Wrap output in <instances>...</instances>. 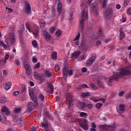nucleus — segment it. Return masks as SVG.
I'll list each match as a JSON object with an SVG mask.
<instances>
[{"instance_id":"7","label":"nucleus","mask_w":131,"mask_h":131,"mask_svg":"<svg viewBox=\"0 0 131 131\" xmlns=\"http://www.w3.org/2000/svg\"><path fill=\"white\" fill-rule=\"evenodd\" d=\"M63 77L66 78V77H67V75H72V74H73V71L72 70H68L67 68H64L63 69Z\"/></svg>"},{"instance_id":"20","label":"nucleus","mask_w":131,"mask_h":131,"mask_svg":"<svg viewBox=\"0 0 131 131\" xmlns=\"http://www.w3.org/2000/svg\"><path fill=\"white\" fill-rule=\"evenodd\" d=\"M79 38H80V33H78L74 40L76 46H78L79 45Z\"/></svg>"},{"instance_id":"31","label":"nucleus","mask_w":131,"mask_h":131,"mask_svg":"<svg viewBox=\"0 0 131 131\" xmlns=\"http://www.w3.org/2000/svg\"><path fill=\"white\" fill-rule=\"evenodd\" d=\"M24 65L25 66V69H28L29 68H31L30 64H29V63L27 62H25L24 63Z\"/></svg>"},{"instance_id":"44","label":"nucleus","mask_w":131,"mask_h":131,"mask_svg":"<svg viewBox=\"0 0 131 131\" xmlns=\"http://www.w3.org/2000/svg\"><path fill=\"white\" fill-rule=\"evenodd\" d=\"M108 0H104L103 2V5H102V7L103 8H106V6H107V2Z\"/></svg>"},{"instance_id":"41","label":"nucleus","mask_w":131,"mask_h":131,"mask_svg":"<svg viewBox=\"0 0 131 131\" xmlns=\"http://www.w3.org/2000/svg\"><path fill=\"white\" fill-rule=\"evenodd\" d=\"M45 74L48 76V77H50V76H52V73L48 70H46L45 71Z\"/></svg>"},{"instance_id":"18","label":"nucleus","mask_w":131,"mask_h":131,"mask_svg":"<svg viewBox=\"0 0 131 131\" xmlns=\"http://www.w3.org/2000/svg\"><path fill=\"white\" fill-rule=\"evenodd\" d=\"M34 110V104H33V103H32V102H30L28 103V111H29L30 112H31V111H32Z\"/></svg>"},{"instance_id":"37","label":"nucleus","mask_w":131,"mask_h":131,"mask_svg":"<svg viewBox=\"0 0 131 131\" xmlns=\"http://www.w3.org/2000/svg\"><path fill=\"white\" fill-rule=\"evenodd\" d=\"M97 85L99 86V88H104L103 85V83L100 80H97Z\"/></svg>"},{"instance_id":"4","label":"nucleus","mask_w":131,"mask_h":131,"mask_svg":"<svg viewBox=\"0 0 131 131\" xmlns=\"http://www.w3.org/2000/svg\"><path fill=\"white\" fill-rule=\"evenodd\" d=\"M26 27L29 32H32L33 34L34 35L35 38H38L39 37V35L38 34V28L36 26L31 27L28 23H26Z\"/></svg>"},{"instance_id":"30","label":"nucleus","mask_w":131,"mask_h":131,"mask_svg":"<svg viewBox=\"0 0 131 131\" xmlns=\"http://www.w3.org/2000/svg\"><path fill=\"white\" fill-rule=\"evenodd\" d=\"M48 87L49 88V89H50V92L51 93H53V92H54V87L53 86V85H52V84L49 83L48 84Z\"/></svg>"},{"instance_id":"47","label":"nucleus","mask_w":131,"mask_h":131,"mask_svg":"<svg viewBox=\"0 0 131 131\" xmlns=\"http://www.w3.org/2000/svg\"><path fill=\"white\" fill-rule=\"evenodd\" d=\"M55 70L56 72H58V71H60V67H59V65H56L55 67Z\"/></svg>"},{"instance_id":"16","label":"nucleus","mask_w":131,"mask_h":131,"mask_svg":"<svg viewBox=\"0 0 131 131\" xmlns=\"http://www.w3.org/2000/svg\"><path fill=\"white\" fill-rule=\"evenodd\" d=\"M11 86H12V82H7L4 84V89L6 91L10 90V89H11Z\"/></svg>"},{"instance_id":"54","label":"nucleus","mask_w":131,"mask_h":131,"mask_svg":"<svg viewBox=\"0 0 131 131\" xmlns=\"http://www.w3.org/2000/svg\"><path fill=\"white\" fill-rule=\"evenodd\" d=\"M127 14L128 15H131V8H129L127 10Z\"/></svg>"},{"instance_id":"14","label":"nucleus","mask_w":131,"mask_h":131,"mask_svg":"<svg viewBox=\"0 0 131 131\" xmlns=\"http://www.w3.org/2000/svg\"><path fill=\"white\" fill-rule=\"evenodd\" d=\"M0 121L2 123H6L7 122V118L4 114L0 113Z\"/></svg>"},{"instance_id":"13","label":"nucleus","mask_w":131,"mask_h":131,"mask_svg":"<svg viewBox=\"0 0 131 131\" xmlns=\"http://www.w3.org/2000/svg\"><path fill=\"white\" fill-rule=\"evenodd\" d=\"M81 54L80 51H76L71 55V57L73 59H77L79 57V55Z\"/></svg>"},{"instance_id":"19","label":"nucleus","mask_w":131,"mask_h":131,"mask_svg":"<svg viewBox=\"0 0 131 131\" xmlns=\"http://www.w3.org/2000/svg\"><path fill=\"white\" fill-rule=\"evenodd\" d=\"M9 58H10V55L9 54H6L4 59L1 61V62L0 63V65L1 66L5 65V64L7 63V61L9 60Z\"/></svg>"},{"instance_id":"62","label":"nucleus","mask_w":131,"mask_h":131,"mask_svg":"<svg viewBox=\"0 0 131 131\" xmlns=\"http://www.w3.org/2000/svg\"><path fill=\"white\" fill-rule=\"evenodd\" d=\"M122 22H126V17H122Z\"/></svg>"},{"instance_id":"35","label":"nucleus","mask_w":131,"mask_h":131,"mask_svg":"<svg viewBox=\"0 0 131 131\" xmlns=\"http://www.w3.org/2000/svg\"><path fill=\"white\" fill-rule=\"evenodd\" d=\"M32 45L34 48H37V41L36 40H33L32 42Z\"/></svg>"},{"instance_id":"64","label":"nucleus","mask_w":131,"mask_h":131,"mask_svg":"<svg viewBox=\"0 0 131 131\" xmlns=\"http://www.w3.org/2000/svg\"><path fill=\"white\" fill-rule=\"evenodd\" d=\"M90 131H97V130L96 129V128H91Z\"/></svg>"},{"instance_id":"23","label":"nucleus","mask_w":131,"mask_h":131,"mask_svg":"<svg viewBox=\"0 0 131 131\" xmlns=\"http://www.w3.org/2000/svg\"><path fill=\"white\" fill-rule=\"evenodd\" d=\"M57 11L58 14H61V12H62V3L59 2L58 4Z\"/></svg>"},{"instance_id":"42","label":"nucleus","mask_w":131,"mask_h":131,"mask_svg":"<svg viewBox=\"0 0 131 131\" xmlns=\"http://www.w3.org/2000/svg\"><path fill=\"white\" fill-rule=\"evenodd\" d=\"M129 2H130V0H124L123 4L124 6L126 7V6L129 4Z\"/></svg>"},{"instance_id":"21","label":"nucleus","mask_w":131,"mask_h":131,"mask_svg":"<svg viewBox=\"0 0 131 131\" xmlns=\"http://www.w3.org/2000/svg\"><path fill=\"white\" fill-rule=\"evenodd\" d=\"M37 94L39 95L38 96V99L40 100V101H41L42 102H43L45 101V96L42 95V94L40 93V91L38 90L37 92Z\"/></svg>"},{"instance_id":"22","label":"nucleus","mask_w":131,"mask_h":131,"mask_svg":"<svg viewBox=\"0 0 131 131\" xmlns=\"http://www.w3.org/2000/svg\"><path fill=\"white\" fill-rule=\"evenodd\" d=\"M1 111L3 113H5L6 115H8V114H10V112H9V109H8V107L6 106L2 108Z\"/></svg>"},{"instance_id":"8","label":"nucleus","mask_w":131,"mask_h":131,"mask_svg":"<svg viewBox=\"0 0 131 131\" xmlns=\"http://www.w3.org/2000/svg\"><path fill=\"white\" fill-rule=\"evenodd\" d=\"M29 94L33 102H37V98H36V96L34 95V92H33V89H30L29 90Z\"/></svg>"},{"instance_id":"34","label":"nucleus","mask_w":131,"mask_h":131,"mask_svg":"<svg viewBox=\"0 0 131 131\" xmlns=\"http://www.w3.org/2000/svg\"><path fill=\"white\" fill-rule=\"evenodd\" d=\"M82 97H83L84 98H85V97H89L90 96V93L89 92H83L81 93Z\"/></svg>"},{"instance_id":"46","label":"nucleus","mask_w":131,"mask_h":131,"mask_svg":"<svg viewBox=\"0 0 131 131\" xmlns=\"http://www.w3.org/2000/svg\"><path fill=\"white\" fill-rule=\"evenodd\" d=\"M97 57V55L96 54H93L90 59L93 60V62L95 61V60H96V57Z\"/></svg>"},{"instance_id":"56","label":"nucleus","mask_w":131,"mask_h":131,"mask_svg":"<svg viewBox=\"0 0 131 131\" xmlns=\"http://www.w3.org/2000/svg\"><path fill=\"white\" fill-rule=\"evenodd\" d=\"M7 10H8V11L9 12V13H12L13 12V9L12 8H8V7H6Z\"/></svg>"},{"instance_id":"49","label":"nucleus","mask_w":131,"mask_h":131,"mask_svg":"<svg viewBox=\"0 0 131 131\" xmlns=\"http://www.w3.org/2000/svg\"><path fill=\"white\" fill-rule=\"evenodd\" d=\"M124 95V91H120L118 93V96L119 97H122Z\"/></svg>"},{"instance_id":"25","label":"nucleus","mask_w":131,"mask_h":131,"mask_svg":"<svg viewBox=\"0 0 131 131\" xmlns=\"http://www.w3.org/2000/svg\"><path fill=\"white\" fill-rule=\"evenodd\" d=\"M92 101H93V102H100L102 101L103 103H105V102H106V100L104 98H99L98 99L93 98Z\"/></svg>"},{"instance_id":"57","label":"nucleus","mask_w":131,"mask_h":131,"mask_svg":"<svg viewBox=\"0 0 131 131\" xmlns=\"http://www.w3.org/2000/svg\"><path fill=\"white\" fill-rule=\"evenodd\" d=\"M32 61L33 63H36V62H37V59H36V58L34 57L32 58Z\"/></svg>"},{"instance_id":"36","label":"nucleus","mask_w":131,"mask_h":131,"mask_svg":"<svg viewBox=\"0 0 131 131\" xmlns=\"http://www.w3.org/2000/svg\"><path fill=\"white\" fill-rule=\"evenodd\" d=\"M79 116L80 117H86V116H88V114H86V113L81 112L79 114Z\"/></svg>"},{"instance_id":"24","label":"nucleus","mask_w":131,"mask_h":131,"mask_svg":"<svg viewBox=\"0 0 131 131\" xmlns=\"http://www.w3.org/2000/svg\"><path fill=\"white\" fill-rule=\"evenodd\" d=\"M43 122L42 124V126L44 127V128H49V125H48V120L46 118H43Z\"/></svg>"},{"instance_id":"53","label":"nucleus","mask_w":131,"mask_h":131,"mask_svg":"<svg viewBox=\"0 0 131 131\" xmlns=\"http://www.w3.org/2000/svg\"><path fill=\"white\" fill-rule=\"evenodd\" d=\"M81 71H82V72L84 73L86 72V71H88V69H86V68H85V67H83L82 68Z\"/></svg>"},{"instance_id":"52","label":"nucleus","mask_w":131,"mask_h":131,"mask_svg":"<svg viewBox=\"0 0 131 131\" xmlns=\"http://www.w3.org/2000/svg\"><path fill=\"white\" fill-rule=\"evenodd\" d=\"M14 112L16 113H20V112H21V108H15L14 110Z\"/></svg>"},{"instance_id":"6","label":"nucleus","mask_w":131,"mask_h":131,"mask_svg":"<svg viewBox=\"0 0 131 131\" xmlns=\"http://www.w3.org/2000/svg\"><path fill=\"white\" fill-rule=\"evenodd\" d=\"M24 11L28 15L31 14V6L27 2H25Z\"/></svg>"},{"instance_id":"38","label":"nucleus","mask_w":131,"mask_h":131,"mask_svg":"<svg viewBox=\"0 0 131 131\" xmlns=\"http://www.w3.org/2000/svg\"><path fill=\"white\" fill-rule=\"evenodd\" d=\"M56 30V28L54 27H50L49 29V32L50 33H54V31Z\"/></svg>"},{"instance_id":"11","label":"nucleus","mask_w":131,"mask_h":131,"mask_svg":"<svg viewBox=\"0 0 131 131\" xmlns=\"http://www.w3.org/2000/svg\"><path fill=\"white\" fill-rule=\"evenodd\" d=\"M111 16H112V9L111 8H107L105 10V17L106 19H110Z\"/></svg>"},{"instance_id":"59","label":"nucleus","mask_w":131,"mask_h":131,"mask_svg":"<svg viewBox=\"0 0 131 131\" xmlns=\"http://www.w3.org/2000/svg\"><path fill=\"white\" fill-rule=\"evenodd\" d=\"M35 68H39L40 67V63H37L35 64Z\"/></svg>"},{"instance_id":"32","label":"nucleus","mask_w":131,"mask_h":131,"mask_svg":"<svg viewBox=\"0 0 131 131\" xmlns=\"http://www.w3.org/2000/svg\"><path fill=\"white\" fill-rule=\"evenodd\" d=\"M26 73L28 74V75H30L31 73H32V70L31 69V68H29V69H26Z\"/></svg>"},{"instance_id":"9","label":"nucleus","mask_w":131,"mask_h":131,"mask_svg":"<svg viewBox=\"0 0 131 131\" xmlns=\"http://www.w3.org/2000/svg\"><path fill=\"white\" fill-rule=\"evenodd\" d=\"M80 125L81 128H83L84 130L89 129V125H88V120L86 119L83 120Z\"/></svg>"},{"instance_id":"40","label":"nucleus","mask_w":131,"mask_h":131,"mask_svg":"<svg viewBox=\"0 0 131 131\" xmlns=\"http://www.w3.org/2000/svg\"><path fill=\"white\" fill-rule=\"evenodd\" d=\"M71 103H72V99H67V105H68L69 106H70L71 105Z\"/></svg>"},{"instance_id":"5","label":"nucleus","mask_w":131,"mask_h":131,"mask_svg":"<svg viewBox=\"0 0 131 131\" xmlns=\"http://www.w3.org/2000/svg\"><path fill=\"white\" fill-rule=\"evenodd\" d=\"M126 107V105H125V104H120L119 105V106L117 107V111L119 114H120L121 117L123 118L124 117V116L121 115L124 111H125V108Z\"/></svg>"},{"instance_id":"61","label":"nucleus","mask_w":131,"mask_h":131,"mask_svg":"<svg viewBox=\"0 0 131 131\" xmlns=\"http://www.w3.org/2000/svg\"><path fill=\"white\" fill-rule=\"evenodd\" d=\"M17 95H19V91H16L13 93V96H17Z\"/></svg>"},{"instance_id":"45","label":"nucleus","mask_w":131,"mask_h":131,"mask_svg":"<svg viewBox=\"0 0 131 131\" xmlns=\"http://www.w3.org/2000/svg\"><path fill=\"white\" fill-rule=\"evenodd\" d=\"M102 105L103 104H101V103H98L96 104V108L97 109H100V108H101L102 107Z\"/></svg>"},{"instance_id":"63","label":"nucleus","mask_w":131,"mask_h":131,"mask_svg":"<svg viewBox=\"0 0 131 131\" xmlns=\"http://www.w3.org/2000/svg\"><path fill=\"white\" fill-rule=\"evenodd\" d=\"M19 63H20V61H19L18 60H15L16 65H19Z\"/></svg>"},{"instance_id":"3","label":"nucleus","mask_w":131,"mask_h":131,"mask_svg":"<svg viewBox=\"0 0 131 131\" xmlns=\"http://www.w3.org/2000/svg\"><path fill=\"white\" fill-rule=\"evenodd\" d=\"M5 42H6L7 45L5 44L4 41L0 40V46L4 47L5 49H8V48H10V45L15 43L16 41V36L15 34L10 33L5 36Z\"/></svg>"},{"instance_id":"55","label":"nucleus","mask_w":131,"mask_h":131,"mask_svg":"<svg viewBox=\"0 0 131 131\" xmlns=\"http://www.w3.org/2000/svg\"><path fill=\"white\" fill-rule=\"evenodd\" d=\"M91 126L93 128H96L97 127V125H96V124L94 122H92Z\"/></svg>"},{"instance_id":"39","label":"nucleus","mask_w":131,"mask_h":131,"mask_svg":"<svg viewBox=\"0 0 131 131\" xmlns=\"http://www.w3.org/2000/svg\"><path fill=\"white\" fill-rule=\"evenodd\" d=\"M52 57L53 59H54V60H56V59H57V53L56 52H54L52 54Z\"/></svg>"},{"instance_id":"58","label":"nucleus","mask_w":131,"mask_h":131,"mask_svg":"<svg viewBox=\"0 0 131 131\" xmlns=\"http://www.w3.org/2000/svg\"><path fill=\"white\" fill-rule=\"evenodd\" d=\"M87 107L89 109H92L93 108V105L92 104H89L87 105Z\"/></svg>"},{"instance_id":"10","label":"nucleus","mask_w":131,"mask_h":131,"mask_svg":"<svg viewBox=\"0 0 131 131\" xmlns=\"http://www.w3.org/2000/svg\"><path fill=\"white\" fill-rule=\"evenodd\" d=\"M105 127L107 131H115L116 128V124L114 122L111 125H106Z\"/></svg>"},{"instance_id":"15","label":"nucleus","mask_w":131,"mask_h":131,"mask_svg":"<svg viewBox=\"0 0 131 131\" xmlns=\"http://www.w3.org/2000/svg\"><path fill=\"white\" fill-rule=\"evenodd\" d=\"M120 40H122L124 37H125V34L124 33V31H123V28H121L120 30Z\"/></svg>"},{"instance_id":"51","label":"nucleus","mask_w":131,"mask_h":131,"mask_svg":"<svg viewBox=\"0 0 131 131\" xmlns=\"http://www.w3.org/2000/svg\"><path fill=\"white\" fill-rule=\"evenodd\" d=\"M81 88L80 89H82L83 88H86V89H89V86L88 85V84H82L81 85Z\"/></svg>"},{"instance_id":"43","label":"nucleus","mask_w":131,"mask_h":131,"mask_svg":"<svg viewBox=\"0 0 131 131\" xmlns=\"http://www.w3.org/2000/svg\"><path fill=\"white\" fill-rule=\"evenodd\" d=\"M90 85L93 90L98 89V87L93 83L90 84Z\"/></svg>"},{"instance_id":"26","label":"nucleus","mask_w":131,"mask_h":131,"mask_svg":"<svg viewBox=\"0 0 131 131\" xmlns=\"http://www.w3.org/2000/svg\"><path fill=\"white\" fill-rule=\"evenodd\" d=\"M102 36H103V32L102 31L101 29H100L99 32L97 34V38H98V39H100L101 37H102Z\"/></svg>"},{"instance_id":"60","label":"nucleus","mask_w":131,"mask_h":131,"mask_svg":"<svg viewBox=\"0 0 131 131\" xmlns=\"http://www.w3.org/2000/svg\"><path fill=\"white\" fill-rule=\"evenodd\" d=\"M116 9H117L118 10H119V9H120V8H121V6H120V4H117L116 6Z\"/></svg>"},{"instance_id":"29","label":"nucleus","mask_w":131,"mask_h":131,"mask_svg":"<svg viewBox=\"0 0 131 131\" xmlns=\"http://www.w3.org/2000/svg\"><path fill=\"white\" fill-rule=\"evenodd\" d=\"M39 25H40L41 28H44L45 27H46V25H47V24H46V22H45L43 21H40Z\"/></svg>"},{"instance_id":"48","label":"nucleus","mask_w":131,"mask_h":131,"mask_svg":"<svg viewBox=\"0 0 131 131\" xmlns=\"http://www.w3.org/2000/svg\"><path fill=\"white\" fill-rule=\"evenodd\" d=\"M24 30H25V27H24V26H23L21 29L20 30V31H19L18 33L19 34H21L22 32H23V31H24Z\"/></svg>"},{"instance_id":"28","label":"nucleus","mask_w":131,"mask_h":131,"mask_svg":"<svg viewBox=\"0 0 131 131\" xmlns=\"http://www.w3.org/2000/svg\"><path fill=\"white\" fill-rule=\"evenodd\" d=\"M93 63H94V61L93 60H92V59L90 58L89 59H88L86 62V64L88 66H91V65H92V64H93Z\"/></svg>"},{"instance_id":"17","label":"nucleus","mask_w":131,"mask_h":131,"mask_svg":"<svg viewBox=\"0 0 131 131\" xmlns=\"http://www.w3.org/2000/svg\"><path fill=\"white\" fill-rule=\"evenodd\" d=\"M43 34L45 37H46V38H47V39H48L49 40H50V39L52 38V36L50 35V33H49V32H48V31L47 30L43 31Z\"/></svg>"},{"instance_id":"33","label":"nucleus","mask_w":131,"mask_h":131,"mask_svg":"<svg viewBox=\"0 0 131 131\" xmlns=\"http://www.w3.org/2000/svg\"><path fill=\"white\" fill-rule=\"evenodd\" d=\"M55 34L57 37H60V36H61V34H62V31L61 30H57Z\"/></svg>"},{"instance_id":"1","label":"nucleus","mask_w":131,"mask_h":131,"mask_svg":"<svg viewBox=\"0 0 131 131\" xmlns=\"http://www.w3.org/2000/svg\"><path fill=\"white\" fill-rule=\"evenodd\" d=\"M131 75V71L127 69V67L121 68L118 69V72L115 73L108 80L109 82H112V80H117L118 78L122 77V76H127Z\"/></svg>"},{"instance_id":"27","label":"nucleus","mask_w":131,"mask_h":131,"mask_svg":"<svg viewBox=\"0 0 131 131\" xmlns=\"http://www.w3.org/2000/svg\"><path fill=\"white\" fill-rule=\"evenodd\" d=\"M38 78L39 80H41V81H42L43 80H45V79H46V75L45 74L39 75L38 76Z\"/></svg>"},{"instance_id":"2","label":"nucleus","mask_w":131,"mask_h":131,"mask_svg":"<svg viewBox=\"0 0 131 131\" xmlns=\"http://www.w3.org/2000/svg\"><path fill=\"white\" fill-rule=\"evenodd\" d=\"M80 6L81 7L82 14L79 19L80 26L79 29H80L81 32H82L84 27V22L89 19V13L88 12V8L85 7L84 8V4L81 3Z\"/></svg>"},{"instance_id":"50","label":"nucleus","mask_w":131,"mask_h":131,"mask_svg":"<svg viewBox=\"0 0 131 131\" xmlns=\"http://www.w3.org/2000/svg\"><path fill=\"white\" fill-rule=\"evenodd\" d=\"M88 105L86 104V103H85V102H83L81 104V107L82 108H85V107H87Z\"/></svg>"},{"instance_id":"12","label":"nucleus","mask_w":131,"mask_h":131,"mask_svg":"<svg viewBox=\"0 0 131 131\" xmlns=\"http://www.w3.org/2000/svg\"><path fill=\"white\" fill-rule=\"evenodd\" d=\"M93 6V9L92 12L93 13H95V15H98V4L96 2H94L92 4Z\"/></svg>"}]
</instances>
